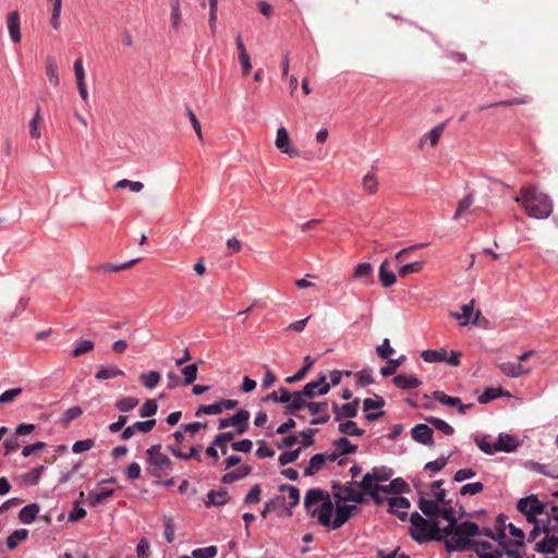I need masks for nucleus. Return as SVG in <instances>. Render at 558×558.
<instances>
[{"mask_svg":"<svg viewBox=\"0 0 558 558\" xmlns=\"http://www.w3.org/2000/svg\"><path fill=\"white\" fill-rule=\"evenodd\" d=\"M252 472L250 465H241L236 470L230 471L222 475L221 482L223 484H231L246 477Z\"/></svg>","mask_w":558,"mask_h":558,"instance_id":"obj_32","label":"nucleus"},{"mask_svg":"<svg viewBox=\"0 0 558 558\" xmlns=\"http://www.w3.org/2000/svg\"><path fill=\"white\" fill-rule=\"evenodd\" d=\"M275 145L279 151L291 158L300 156L299 149L292 146L290 135L284 126H280L277 130Z\"/></svg>","mask_w":558,"mask_h":558,"instance_id":"obj_10","label":"nucleus"},{"mask_svg":"<svg viewBox=\"0 0 558 558\" xmlns=\"http://www.w3.org/2000/svg\"><path fill=\"white\" fill-rule=\"evenodd\" d=\"M357 510L356 506L349 505H340L337 502V506L333 510V520H331V530H337L341 527L351 517L352 512Z\"/></svg>","mask_w":558,"mask_h":558,"instance_id":"obj_15","label":"nucleus"},{"mask_svg":"<svg viewBox=\"0 0 558 558\" xmlns=\"http://www.w3.org/2000/svg\"><path fill=\"white\" fill-rule=\"evenodd\" d=\"M114 490L111 488H102L100 490H92L87 495V502L92 507L100 505L104 500L111 497Z\"/></svg>","mask_w":558,"mask_h":558,"instance_id":"obj_34","label":"nucleus"},{"mask_svg":"<svg viewBox=\"0 0 558 558\" xmlns=\"http://www.w3.org/2000/svg\"><path fill=\"white\" fill-rule=\"evenodd\" d=\"M333 510L335 506L329 496L326 495L324 501L320 502L319 508L313 509L311 517L315 518L320 525L330 529Z\"/></svg>","mask_w":558,"mask_h":558,"instance_id":"obj_8","label":"nucleus"},{"mask_svg":"<svg viewBox=\"0 0 558 558\" xmlns=\"http://www.w3.org/2000/svg\"><path fill=\"white\" fill-rule=\"evenodd\" d=\"M279 492H281V493L287 492L288 493V498L290 500V502H289V507L290 508H293V507H295L299 504V501H300V490L295 486L288 485V484H282V485L279 486Z\"/></svg>","mask_w":558,"mask_h":558,"instance_id":"obj_55","label":"nucleus"},{"mask_svg":"<svg viewBox=\"0 0 558 558\" xmlns=\"http://www.w3.org/2000/svg\"><path fill=\"white\" fill-rule=\"evenodd\" d=\"M507 527L509 529V533L514 537V541L506 542L505 541L506 539L505 531L498 532V537L500 538L499 544L501 545V547H504V550H506L507 546H509L513 549H517L518 547L522 546L523 539H524L523 531L521 529L514 526L512 523H509L507 525Z\"/></svg>","mask_w":558,"mask_h":558,"instance_id":"obj_18","label":"nucleus"},{"mask_svg":"<svg viewBox=\"0 0 558 558\" xmlns=\"http://www.w3.org/2000/svg\"><path fill=\"white\" fill-rule=\"evenodd\" d=\"M474 441L480 450L486 454H494L497 452L496 441L493 442L489 435H475Z\"/></svg>","mask_w":558,"mask_h":558,"instance_id":"obj_33","label":"nucleus"},{"mask_svg":"<svg viewBox=\"0 0 558 558\" xmlns=\"http://www.w3.org/2000/svg\"><path fill=\"white\" fill-rule=\"evenodd\" d=\"M138 402H140L138 399L135 397H124V398H121L118 401H116L114 407L120 412L125 413V412H130L134 408H136Z\"/></svg>","mask_w":558,"mask_h":558,"instance_id":"obj_53","label":"nucleus"},{"mask_svg":"<svg viewBox=\"0 0 558 558\" xmlns=\"http://www.w3.org/2000/svg\"><path fill=\"white\" fill-rule=\"evenodd\" d=\"M433 397L444 405L456 407L458 409V413L461 415H464L468 410L473 408L472 403L464 404L460 398L448 396L444 391H435Z\"/></svg>","mask_w":558,"mask_h":558,"instance_id":"obj_14","label":"nucleus"},{"mask_svg":"<svg viewBox=\"0 0 558 558\" xmlns=\"http://www.w3.org/2000/svg\"><path fill=\"white\" fill-rule=\"evenodd\" d=\"M308 412L313 415V418L310 421L311 425H320L326 424L330 420V414L328 412V402H310L307 404Z\"/></svg>","mask_w":558,"mask_h":558,"instance_id":"obj_11","label":"nucleus"},{"mask_svg":"<svg viewBox=\"0 0 558 558\" xmlns=\"http://www.w3.org/2000/svg\"><path fill=\"white\" fill-rule=\"evenodd\" d=\"M124 376V372L116 365H101L95 373V378L98 380H107L116 377Z\"/></svg>","mask_w":558,"mask_h":558,"instance_id":"obj_26","label":"nucleus"},{"mask_svg":"<svg viewBox=\"0 0 558 558\" xmlns=\"http://www.w3.org/2000/svg\"><path fill=\"white\" fill-rule=\"evenodd\" d=\"M360 399L355 398L353 401L338 405L336 402L332 403V411L335 420L340 422L343 418L355 417L359 411Z\"/></svg>","mask_w":558,"mask_h":558,"instance_id":"obj_13","label":"nucleus"},{"mask_svg":"<svg viewBox=\"0 0 558 558\" xmlns=\"http://www.w3.org/2000/svg\"><path fill=\"white\" fill-rule=\"evenodd\" d=\"M28 536V530L19 529L11 533L7 538V546L10 549H14L19 546L20 543L25 541Z\"/></svg>","mask_w":558,"mask_h":558,"instance_id":"obj_50","label":"nucleus"},{"mask_svg":"<svg viewBox=\"0 0 558 558\" xmlns=\"http://www.w3.org/2000/svg\"><path fill=\"white\" fill-rule=\"evenodd\" d=\"M373 274V266L371 263H360L357 264L354 269L352 277L355 280H364L371 278Z\"/></svg>","mask_w":558,"mask_h":558,"instance_id":"obj_49","label":"nucleus"},{"mask_svg":"<svg viewBox=\"0 0 558 558\" xmlns=\"http://www.w3.org/2000/svg\"><path fill=\"white\" fill-rule=\"evenodd\" d=\"M412 438L423 445L433 444V429L427 424H417L411 429Z\"/></svg>","mask_w":558,"mask_h":558,"instance_id":"obj_21","label":"nucleus"},{"mask_svg":"<svg viewBox=\"0 0 558 558\" xmlns=\"http://www.w3.org/2000/svg\"><path fill=\"white\" fill-rule=\"evenodd\" d=\"M329 390L330 385L327 383V377L322 373L316 380L307 383L303 387L302 392L307 399H312L316 396H325Z\"/></svg>","mask_w":558,"mask_h":558,"instance_id":"obj_9","label":"nucleus"},{"mask_svg":"<svg viewBox=\"0 0 558 558\" xmlns=\"http://www.w3.org/2000/svg\"><path fill=\"white\" fill-rule=\"evenodd\" d=\"M496 445H497V452H501V451L502 452H512L518 448L519 442L511 435L500 434L498 436Z\"/></svg>","mask_w":558,"mask_h":558,"instance_id":"obj_31","label":"nucleus"},{"mask_svg":"<svg viewBox=\"0 0 558 558\" xmlns=\"http://www.w3.org/2000/svg\"><path fill=\"white\" fill-rule=\"evenodd\" d=\"M198 366L196 363L189 364L182 368V374L184 376V385H191L195 381L197 377Z\"/></svg>","mask_w":558,"mask_h":558,"instance_id":"obj_61","label":"nucleus"},{"mask_svg":"<svg viewBox=\"0 0 558 558\" xmlns=\"http://www.w3.org/2000/svg\"><path fill=\"white\" fill-rule=\"evenodd\" d=\"M45 70H46V75L49 80V83L53 86V87H57L59 84H60V77H59V69H58V64L54 60L53 57L51 56H48L45 60Z\"/></svg>","mask_w":558,"mask_h":558,"instance_id":"obj_28","label":"nucleus"},{"mask_svg":"<svg viewBox=\"0 0 558 558\" xmlns=\"http://www.w3.org/2000/svg\"><path fill=\"white\" fill-rule=\"evenodd\" d=\"M158 410V403L155 399L146 400L140 409L141 417H149L156 414Z\"/></svg>","mask_w":558,"mask_h":558,"instance_id":"obj_62","label":"nucleus"},{"mask_svg":"<svg viewBox=\"0 0 558 558\" xmlns=\"http://www.w3.org/2000/svg\"><path fill=\"white\" fill-rule=\"evenodd\" d=\"M388 511L404 521L408 517L407 510L410 508V501L402 496L387 498Z\"/></svg>","mask_w":558,"mask_h":558,"instance_id":"obj_17","label":"nucleus"},{"mask_svg":"<svg viewBox=\"0 0 558 558\" xmlns=\"http://www.w3.org/2000/svg\"><path fill=\"white\" fill-rule=\"evenodd\" d=\"M451 316L460 320L461 326H465L469 323L476 325L481 317V311H474V300H471L468 304L461 306V313H451Z\"/></svg>","mask_w":558,"mask_h":558,"instance_id":"obj_12","label":"nucleus"},{"mask_svg":"<svg viewBox=\"0 0 558 558\" xmlns=\"http://www.w3.org/2000/svg\"><path fill=\"white\" fill-rule=\"evenodd\" d=\"M170 5H171V13H170L171 27L174 32H178L181 26V22H182L180 0H170Z\"/></svg>","mask_w":558,"mask_h":558,"instance_id":"obj_41","label":"nucleus"},{"mask_svg":"<svg viewBox=\"0 0 558 558\" xmlns=\"http://www.w3.org/2000/svg\"><path fill=\"white\" fill-rule=\"evenodd\" d=\"M155 425H156L155 418L135 422L134 424H132L123 429V432L121 434V439L129 440L136 433H142V434L149 433L155 427Z\"/></svg>","mask_w":558,"mask_h":558,"instance_id":"obj_16","label":"nucleus"},{"mask_svg":"<svg viewBox=\"0 0 558 558\" xmlns=\"http://www.w3.org/2000/svg\"><path fill=\"white\" fill-rule=\"evenodd\" d=\"M40 511V507L38 504H29L23 507L19 512V519L24 524H31L35 521L38 513Z\"/></svg>","mask_w":558,"mask_h":558,"instance_id":"obj_30","label":"nucleus"},{"mask_svg":"<svg viewBox=\"0 0 558 558\" xmlns=\"http://www.w3.org/2000/svg\"><path fill=\"white\" fill-rule=\"evenodd\" d=\"M517 509L526 518L530 523H535L537 514L545 511V506L535 495L521 498L517 504Z\"/></svg>","mask_w":558,"mask_h":558,"instance_id":"obj_5","label":"nucleus"},{"mask_svg":"<svg viewBox=\"0 0 558 558\" xmlns=\"http://www.w3.org/2000/svg\"><path fill=\"white\" fill-rule=\"evenodd\" d=\"M362 187L365 193L373 195L378 190V180L374 171H368L362 179Z\"/></svg>","mask_w":558,"mask_h":558,"instance_id":"obj_39","label":"nucleus"},{"mask_svg":"<svg viewBox=\"0 0 558 558\" xmlns=\"http://www.w3.org/2000/svg\"><path fill=\"white\" fill-rule=\"evenodd\" d=\"M116 189H125L129 187L133 193H140L144 189V184L140 181H131L128 179H122L118 181L114 185Z\"/></svg>","mask_w":558,"mask_h":558,"instance_id":"obj_63","label":"nucleus"},{"mask_svg":"<svg viewBox=\"0 0 558 558\" xmlns=\"http://www.w3.org/2000/svg\"><path fill=\"white\" fill-rule=\"evenodd\" d=\"M149 473L155 477L167 475L172 471L171 460L161 452V445H153L146 451Z\"/></svg>","mask_w":558,"mask_h":558,"instance_id":"obj_4","label":"nucleus"},{"mask_svg":"<svg viewBox=\"0 0 558 558\" xmlns=\"http://www.w3.org/2000/svg\"><path fill=\"white\" fill-rule=\"evenodd\" d=\"M194 558H214L216 557L218 549L216 546H207L202 548H196L193 551Z\"/></svg>","mask_w":558,"mask_h":558,"instance_id":"obj_64","label":"nucleus"},{"mask_svg":"<svg viewBox=\"0 0 558 558\" xmlns=\"http://www.w3.org/2000/svg\"><path fill=\"white\" fill-rule=\"evenodd\" d=\"M314 360H312L311 356H305L303 367L298 368V372L294 375L288 376L286 378V383L294 384L301 381L305 377L306 373L312 368Z\"/></svg>","mask_w":558,"mask_h":558,"instance_id":"obj_42","label":"nucleus"},{"mask_svg":"<svg viewBox=\"0 0 558 558\" xmlns=\"http://www.w3.org/2000/svg\"><path fill=\"white\" fill-rule=\"evenodd\" d=\"M338 430H339V433H341L343 435L356 436V437H360V436L364 435V433H365L364 429L357 427L356 423L351 420H348L344 422L340 421Z\"/></svg>","mask_w":558,"mask_h":558,"instance_id":"obj_38","label":"nucleus"},{"mask_svg":"<svg viewBox=\"0 0 558 558\" xmlns=\"http://www.w3.org/2000/svg\"><path fill=\"white\" fill-rule=\"evenodd\" d=\"M418 508L430 520H437V511L439 508V505L437 501H433L432 499L421 498L418 500Z\"/></svg>","mask_w":558,"mask_h":558,"instance_id":"obj_35","label":"nucleus"},{"mask_svg":"<svg viewBox=\"0 0 558 558\" xmlns=\"http://www.w3.org/2000/svg\"><path fill=\"white\" fill-rule=\"evenodd\" d=\"M411 536L420 544L429 541H442L448 537L439 526L438 520H426L418 512H413L410 517Z\"/></svg>","mask_w":558,"mask_h":558,"instance_id":"obj_3","label":"nucleus"},{"mask_svg":"<svg viewBox=\"0 0 558 558\" xmlns=\"http://www.w3.org/2000/svg\"><path fill=\"white\" fill-rule=\"evenodd\" d=\"M248 421L250 412L247 410L241 409L230 417L219 420L218 427L223 429L233 426L235 428L234 434L241 435L247 429Z\"/></svg>","mask_w":558,"mask_h":558,"instance_id":"obj_6","label":"nucleus"},{"mask_svg":"<svg viewBox=\"0 0 558 558\" xmlns=\"http://www.w3.org/2000/svg\"><path fill=\"white\" fill-rule=\"evenodd\" d=\"M46 468L44 465H38L32 469L29 472L22 475V481L29 486H35L39 483L41 475L44 474Z\"/></svg>","mask_w":558,"mask_h":558,"instance_id":"obj_44","label":"nucleus"},{"mask_svg":"<svg viewBox=\"0 0 558 558\" xmlns=\"http://www.w3.org/2000/svg\"><path fill=\"white\" fill-rule=\"evenodd\" d=\"M234 435L235 434L232 432H223L218 434L214 438V445L217 446L218 449H220L222 454H226L228 452V444L233 440Z\"/></svg>","mask_w":558,"mask_h":558,"instance_id":"obj_48","label":"nucleus"},{"mask_svg":"<svg viewBox=\"0 0 558 558\" xmlns=\"http://www.w3.org/2000/svg\"><path fill=\"white\" fill-rule=\"evenodd\" d=\"M41 117H40V107L39 105L36 106L35 113L33 118L29 121V136L34 140H38L41 136V132L39 130V123H40Z\"/></svg>","mask_w":558,"mask_h":558,"instance_id":"obj_52","label":"nucleus"},{"mask_svg":"<svg viewBox=\"0 0 558 558\" xmlns=\"http://www.w3.org/2000/svg\"><path fill=\"white\" fill-rule=\"evenodd\" d=\"M409 490L408 483L401 477H397L390 481L389 484L381 486V493L402 494Z\"/></svg>","mask_w":558,"mask_h":558,"instance_id":"obj_36","label":"nucleus"},{"mask_svg":"<svg viewBox=\"0 0 558 558\" xmlns=\"http://www.w3.org/2000/svg\"><path fill=\"white\" fill-rule=\"evenodd\" d=\"M332 494L337 502L353 501L361 504L364 501L363 493L354 488L351 483L345 485H333Z\"/></svg>","mask_w":558,"mask_h":558,"instance_id":"obj_7","label":"nucleus"},{"mask_svg":"<svg viewBox=\"0 0 558 558\" xmlns=\"http://www.w3.org/2000/svg\"><path fill=\"white\" fill-rule=\"evenodd\" d=\"M549 525L545 530L546 536L535 545V550L542 554H551L558 549V535H549Z\"/></svg>","mask_w":558,"mask_h":558,"instance_id":"obj_20","label":"nucleus"},{"mask_svg":"<svg viewBox=\"0 0 558 558\" xmlns=\"http://www.w3.org/2000/svg\"><path fill=\"white\" fill-rule=\"evenodd\" d=\"M229 501V494L226 488H219L218 490H210L207 494L205 501L207 507L210 506H223Z\"/></svg>","mask_w":558,"mask_h":558,"instance_id":"obj_29","label":"nucleus"},{"mask_svg":"<svg viewBox=\"0 0 558 558\" xmlns=\"http://www.w3.org/2000/svg\"><path fill=\"white\" fill-rule=\"evenodd\" d=\"M446 350L439 349V350H424L421 353L422 359L426 363H438V362H445L446 360Z\"/></svg>","mask_w":558,"mask_h":558,"instance_id":"obj_46","label":"nucleus"},{"mask_svg":"<svg viewBox=\"0 0 558 558\" xmlns=\"http://www.w3.org/2000/svg\"><path fill=\"white\" fill-rule=\"evenodd\" d=\"M381 486L383 485H379L377 482H374L368 473H366L359 483V487L365 494H369L373 490H381Z\"/></svg>","mask_w":558,"mask_h":558,"instance_id":"obj_58","label":"nucleus"},{"mask_svg":"<svg viewBox=\"0 0 558 558\" xmlns=\"http://www.w3.org/2000/svg\"><path fill=\"white\" fill-rule=\"evenodd\" d=\"M160 379H161V375L157 371H150V372L142 373L140 375V380H141L142 385L147 389H154L155 387H157Z\"/></svg>","mask_w":558,"mask_h":558,"instance_id":"obj_43","label":"nucleus"},{"mask_svg":"<svg viewBox=\"0 0 558 558\" xmlns=\"http://www.w3.org/2000/svg\"><path fill=\"white\" fill-rule=\"evenodd\" d=\"M392 383L400 389H415L422 385V381L414 374H399L393 377Z\"/></svg>","mask_w":558,"mask_h":558,"instance_id":"obj_24","label":"nucleus"},{"mask_svg":"<svg viewBox=\"0 0 558 558\" xmlns=\"http://www.w3.org/2000/svg\"><path fill=\"white\" fill-rule=\"evenodd\" d=\"M499 368L505 375L511 378H518L531 372L530 368H525L520 363L513 362H504L499 364Z\"/></svg>","mask_w":558,"mask_h":558,"instance_id":"obj_25","label":"nucleus"},{"mask_svg":"<svg viewBox=\"0 0 558 558\" xmlns=\"http://www.w3.org/2000/svg\"><path fill=\"white\" fill-rule=\"evenodd\" d=\"M405 361V356L401 355L398 359H391L388 361L387 365L381 367L380 374L384 377H388L390 375H393L399 366L403 364Z\"/></svg>","mask_w":558,"mask_h":558,"instance_id":"obj_57","label":"nucleus"},{"mask_svg":"<svg viewBox=\"0 0 558 558\" xmlns=\"http://www.w3.org/2000/svg\"><path fill=\"white\" fill-rule=\"evenodd\" d=\"M427 422L436 429L442 432L445 435H452L454 429L451 425H449L446 421L438 417H428Z\"/></svg>","mask_w":558,"mask_h":558,"instance_id":"obj_60","label":"nucleus"},{"mask_svg":"<svg viewBox=\"0 0 558 558\" xmlns=\"http://www.w3.org/2000/svg\"><path fill=\"white\" fill-rule=\"evenodd\" d=\"M326 463L324 454L323 453H316L314 454L307 464V466L304 470L305 476H311L317 473Z\"/></svg>","mask_w":558,"mask_h":558,"instance_id":"obj_40","label":"nucleus"},{"mask_svg":"<svg viewBox=\"0 0 558 558\" xmlns=\"http://www.w3.org/2000/svg\"><path fill=\"white\" fill-rule=\"evenodd\" d=\"M326 495L318 488L310 489L304 497V507L307 513L311 515L313 509L319 508L320 502L324 501Z\"/></svg>","mask_w":558,"mask_h":558,"instance_id":"obj_22","label":"nucleus"},{"mask_svg":"<svg viewBox=\"0 0 558 558\" xmlns=\"http://www.w3.org/2000/svg\"><path fill=\"white\" fill-rule=\"evenodd\" d=\"M306 397L303 396L302 390L290 392V401L286 403V413L295 414L302 409H306L310 402L306 401Z\"/></svg>","mask_w":558,"mask_h":558,"instance_id":"obj_23","label":"nucleus"},{"mask_svg":"<svg viewBox=\"0 0 558 558\" xmlns=\"http://www.w3.org/2000/svg\"><path fill=\"white\" fill-rule=\"evenodd\" d=\"M356 378V385L360 387H366L374 383L373 371L371 368H365L354 374Z\"/></svg>","mask_w":558,"mask_h":558,"instance_id":"obj_59","label":"nucleus"},{"mask_svg":"<svg viewBox=\"0 0 558 558\" xmlns=\"http://www.w3.org/2000/svg\"><path fill=\"white\" fill-rule=\"evenodd\" d=\"M83 414V410L81 407L75 405L65 410L62 414L60 422L66 427L73 420L78 418Z\"/></svg>","mask_w":558,"mask_h":558,"instance_id":"obj_56","label":"nucleus"},{"mask_svg":"<svg viewBox=\"0 0 558 558\" xmlns=\"http://www.w3.org/2000/svg\"><path fill=\"white\" fill-rule=\"evenodd\" d=\"M7 27L10 35L11 40L14 44H20L21 36V17L17 11H12L9 13L7 17Z\"/></svg>","mask_w":558,"mask_h":558,"instance_id":"obj_19","label":"nucleus"},{"mask_svg":"<svg viewBox=\"0 0 558 558\" xmlns=\"http://www.w3.org/2000/svg\"><path fill=\"white\" fill-rule=\"evenodd\" d=\"M444 129H445L444 124L436 125L435 128H433L429 132H427L424 135V137L421 141V144L423 145V143L425 141H428L430 146L435 147L439 142V138L444 132Z\"/></svg>","mask_w":558,"mask_h":558,"instance_id":"obj_54","label":"nucleus"},{"mask_svg":"<svg viewBox=\"0 0 558 558\" xmlns=\"http://www.w3.org/2000/svg\"><path fill=\"white\" fill-rule=\"evenodd\" d=\"M374 482H386L392 476V470L387 466L373 468L371 472H367Z\"/></svg>","mask_w":558,"mask_h":558,"instance_id":"obj_51","label":"nucleus"},{"mask_svg":"<svg viewBox=\"0 0 558 558\" xmlns=\"http://www.w3.org/2000/svg\"><path fill=\"white\" fill-rule=\"evenodd\" d=\"M441 518L448 522L442 529L445 535L449 538L445 541V546L448 551H464L471 546L470 537L480 534V527L472 521H464L458 523V515L456 509L452 507V500L439 505L437 511V519Z\"/></svg>","mask_w":558,"mask_h":558,"instance_id":"obj_1","label":"nucleus"},{"mask_svg":"<svg viewBox=\"0 0 558 558\" xmlns=\"http://www.w3.org/2000/svg\"><path fill=\"white\" fill-rule=\"evenodd\" d=\"M475 551L480 558H500L501 555L505 553L504 549L500 550L498 548H495L488 542H478L476 544Z\"/></svg>","mask_w":558,"mask_h":558,"instance_id":"obj_27","label":"nucleus"},{"mask_svg":"<svg viewBox=\"0 0 558 558\" xmlns=\"http://www.w3.org/2000/svg\"><path fill=\"white\" fill-rule=\"evenodd\" d=\"M333 446L336 450L341 454H351L357 450V446L350 442V440L345 437H341L339 439L333 440Z\"/></svg>","mask_w":558,"mask_h":558,"instance_id":"obj_47","label":"nucleus"},{"mask_svg":"<svg viewBox=\"0 0 558 558\" xmlns=\"http://www.w3.org/2000/svg\"><path fill=\"white\" fill-rule=\"evenodd\" d=\"M514 201L521 204L530 217L535 219H545L553 213L551 199L531 185L521 187L520 195Z\"/></svg>","mask_w":558,"mask_h":558,"instance_id":"obj_2","label":"nucleus"},{"mask_svg":"<svg viewBox=\"0 0 558 558\" xmlns=\"http://www.w3.org/2000/svg\"><path fill=\"white\" fill-rule=\"evenodd\" d=\"M388 260H384L379 266V281L384 288L393 286L397 281L395 272L387 269Z\"/></svg>","mask_w":558,"mask_h":558,"instance_id":"obj_37","label":"nucleus"},{"mask_svg":"<svg viewBox=\"0 0 558 558\" xmlns=\"http://www.w3.org/2000/svg\"><path fill=\"white\" fill-rule=\"evenodd\" d=\"M263 402H277V403H288L290 401V392L286 388H279L276 391L268 393L267 396L262 398Z\"/></svg>","mask_w":558,"mask_h":558,"instance_id":"obj_45","label":"nucleus"}]
</instances>
